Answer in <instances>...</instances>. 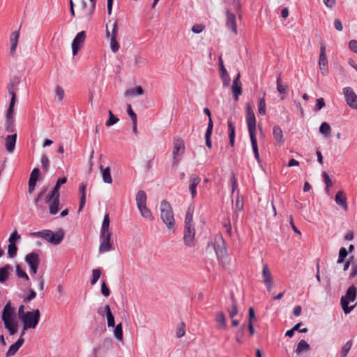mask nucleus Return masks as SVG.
Here are the masks:
<instances>
[{"label": "nucleus", "instance_id": "61", "mask_svg": "<svg viewBox=\"0 0 357 357\" xmlns=\"http://www.w3.org/2000/svg\"><path fill=\"white\" fill-rule=\"evenodd\" d=\"M204 29V26L201 24H197L192 26V31L195 33H201Z\"/></svg>", "mask_w": 357, "mask_h": 357}, {"label": "nucleus", "instance_id": "25", "mask_svg": "<svg viewBox=\"0 0 357 357\" xmlns=\"http://www.w3.org/2000/svg\"><path fill=\"white\" fill-rule=\"evenodd\" d=\"M13 268L10 264H6L0 268V283H4L9 277V272L13 271Z\"/></svg>", "mask_w": 357, "mask_h": 357}, {"label": "nucleus", "instance_id": "16", "mask_svg": "<svg viewBox=\"0 0 357 357\" xmlns=\"http://www.w3.org/2000/svg\"><path fill=\"white\" fill-rule=\"evenodd\" d=\"M213 248L218 260L223 259L227 255V248L222 238H220L219 241H215Z\"/></svg>", "mask_w": 357, "mask_h": 357}, {"label": "nucleus", "instance_id": "12", "mask_svg": "<svg viewBox=\"0 0 357 357\" xmlns=\"http://www.w3.org/2000/svg\"><path fill=\"white\" fill-rule=\"evenodd\" d=\"M261 277L267 291H271L273 286V277L267 264L263 265Z\"/></svg>", "mask_w": 357, "mask_h": 357}, {"label": "nucleus", "instance_id": "3", "mask_svg": "<svg viewBox=\"0 0 357 357\" xmlns=\"http://www.w3.org/2000/svg\"><path fill=\"white\" fill-rule=\"evenodd\" d=\"M67 182V178L63 176L59 178L52 191L46 196L45 202L49 204L50 213L52 215L57 213L59 204V189L61 185Z\"/></svg>", "mask_w": 357, "mask_h": 357}, {"label": "nucleus", "instance_id": "40", "mask_svg": "<svg viewBox=\"0 0 357 357\" xmlns=\"http://www.w3.org/2000/svg\"><path fill=\"white\" fill-rule=\"evenodd\" d=\"M319 130V132L326 137H329L331 135V128L330 125L326 122L322 123Z\"/></svg>", "mask_w": 357, "mask_h": 357}, {"label": "nucleus", "instance_id": "6", "mask_svg": "<svg viewBox=\"0 0 357 357\" xmlns=\"http://www.w3.org/2000/svg\"><path fill=\"white\" fill-rule=\"evenodd\" d=\"M40 318V312L38 309L26 312V316L21 320L23 323V330L35 328L39 323Z\"/></svg>", "mask_w": 357, "mask_h": 357}, {"label": "nucleus", "instance_id": "36", "mask_svg": "<svg viewBox=\"0 0 357 357\" xmlns=\"http://www.w3.org/2000/svg\"><path fill=\"white\" fill-rule=\"evenodd\" d=\"M231 300H232V305L231 306H229L227 310V312L229 313L230 318L234 319V317L236 315H237L238 310L236 302L233 296L231 297Z\"/></svg>", "mask_w": 357, "mask_h": 357}, {"label": "nucleus", "instance_id": "50", "mask_svg": "<svg viewBox=\"0 0 357 357\" xmlns=\"http://www.w3.org/2000/svg\"><path fill=\"white\" fill-rule=\"evenodd\" d=\"M258 111L261 115H264L266 114V102L264 97L260 98L259 100Z\"/></svg>", "mask_w": 357, "mask_h": 357}, {"label": "nucleus", "instance_id": "22", "mask_svg": "<svg viewBox=\"0 0 357 357\" xmlns=\"http://www.w3.org/2000/svg\"><path fill=\"white\" fill-rule=\"evenodd\" d=\"M218 62H219V66H220V76L222 79L223 86H228L230 83V77L224 66L222 56L219 57Z\"/></svg>", "mask_w": 357, "mask_h": 357}, {"label": "nucleus", "instance_id": "58", "mask_svg": "<svg viewBox=\"0 0 357 357\" xmlns=\"http://www.w3.org/2000/svg\"><path fill=\"white\" fill-rule=\"evenodd\" d=\"M127 112L128 114L131 118L132 121H137V114L134 112V111L132 109L131 105L130 104L127 105Z\"/></svg>", "mask_w": 357, "mask_h": 357}, {"label": "nucleus", "instance_id": "56", "mask_svg": "<svg viewBox=\"0 0 357 357\" xmlns=\"http://www.w3.org/2000/svg\"><path fill=\"white\" fill-rule=\"evenodd\" d=\"M29 294L24 298V302L25 303L32 301L36 296V292L33 289H29Z\"/></svg>", "mask_w": 357, "mask_h": 357}, {"label": "nucleus", "instance_id": "26", "mask_svg": "<svg viewBox=\"0 0 357 357\" xmlns=\"http://www.w3.org/2000/svg\"><path fill=\"white\" fill-rule=\"evenodd\" d=\"M215 320L218 328L225 329L227 328L226 317L223 312H218L215 315Z\"/></svg>", "mask_w": 357, "mask_h": 357}, {"label": "nucleus", "instance_id": "10", "mask_svg": "<svg viewBox=\"0 0 357 357\" xmlns=\"http://www.w3.org/2000/svg\"><path fill=\"white\" fill-rule=\"evenodd\" d=\"M345 102L352 109H357V95L351 87L347 86L343 89Z\"/></svg>", "mask_w": 357, "mask_h": 357}, {"label": "nucleus", "instance_id": "38", "mask_svg": "<svg viewBox=\"0 0 357 357\" xmlns=\"http://www.w3.org/2000/svg\"><path fill=\"white\" fill-rule=\"evenodd\" d=\"M353 344L352 340L347 341L341 348L340 356V357H346L349 352Z\"/></svg>", "mask_w": 357, "mask_h": 357}, {"label": "nucleus", "instance_id": "21", "mask_svg": "<svg viewBox=\"0 0 357 357\" xmlns=\"http://www.w3.org/2000/svg\"><path fill=\"white\" fill-rule=\"evenodd\" d=\"M335 203L339 205L344 211H348L347 198L344 191L339 190L335 197Z\"/></svg>", "mask_w": 357, "mask_h": 357}, {"label": "nucleus", "instance_id": "14", "mask_svg": "<svg viewBox=\"0 0 357 357\" xmlns=\"http://www.w3.org/2000/svg\"><path fill=\"white\" fill-rule=\"evenodd\" d=\"M112 234H100V244L99 246V252L103 253L110 251L112 248V245L110 242Z\"/></svg>", "mask_w": 357, "mask_h": 357}, {"label": "nucleus", "instance_id": "4", "mask_svg": "<svg viewBox=\"0 0 357 357\" xmlns=\"http://www.w3.org/2000/svg\"><path fill=\"white\" fill-rule=\"evenodd\" d=\"M30 235L36 237H40L46 240L52 245H56L61 243L64 237V231L60 229L56 232L50 229H43L39 231L31 232Z\"/></svg>", "mask_w": 357, "mask_h": 357}, {"label": "nucleus", "instance_id": "41", "mask_svg": "<svg viewBox=\"0 0 357 357\" xmlns=\"http://www.w3.org/2000/svg\"><path fill=\"white\" fill-rule=\"evenodd\" d=\"M114 335L118 340L121 341L123 340V328L122 323L118 324L114 326Z\"/></svg>", "mask_w": 357, "mask_h": 357}, {"label": "nucleus", "instance_id": "53", "mask_svg": "<svg viewBox=\"0 0 357 357\" xmlns=\"http://www.w3.org/2000/svg\"><path fill=\"white\" fill-rule=\"evenodd\" d=\"M20 348L14 343L12 344L6 354V357H11L14 356Z\"/></svg>", "mask_w": 357, "mask_h": 357}, {"label": "nucleus", "instance_id": "60", "mask_svg": "<svg viewBox=\"0 0 357 357\" xmlns=\"http://www.w3.org/2000/svg\"><path fill=\"white\" fill-rule=\"evenodd\" d=\"M101 293L103 296L106 297L109 296L110 294V290L107 286L105 281H103L101 284Z\"/></svg>", "mask_w": 357, "mask_h": 357}, {"label": "nucleus", "instance_id": "33", "mask_svg": "<svg viewBox=\"0 0 357 357\" xmlns=\"http://www.w3.org/2000/svg\"><path fill=\"white\" fill-rule=\"evenodd\" d=\"M310 349V347L309 344L305 340H301L298 343L297 347L295 349V352L297 354H299L302 352L307 351Z\"/></svg>", "mask_w": 357, "mask_h": 357}, {"label": "nucleus", "instance_id": "8", "mask_svg": "<svg viewBox=\"0 0 357 357\" xmlns=\"http://www.w3.org/2000/svg\"><path fill=\"white\" fill-rule=\"evenodd\" d=\"M185 151V143L183 139L177 138L174 142L172 151L173 165L177 166L181 160L182 155Z\"/></svg>", "mask_w": 357, "mask_h": 357}, {"label": "nucleus", "instance_id": "11", "mask_svg": "<svg viewBox=\"0 0 357 357\" xmlns=\"http://www.w3.org/2000/svg\"><path fill=\"white\" fill-rule=\"evenodd\" d=\"M328 59L326 56V45L324 43H320V54L319 59V66L323 75L328 74Z\"/></svg>", "mask_w": 357, "mask_h": 357}, {"label": "nucleus", "instance_id": "45", "mask_svg": "<svg viewBox=\"0 0 357 357\" xmlns=\"http://www.w3.org/2000/svg\"><path fill=\"white\" fill-rule=\"evenodd\" d=\"M108 114L109 119L105 123L106 126L110 127L119 121V118L114 116L111 111L108 112Z\"/></svg>", "mask_w": 357, "mask_h": 357}, {"label": "nucleus", "instance_id": "37", "mask_svg": "<svg viewBox=\"0 0 357 357\" xmlns=\"http://www.w3.org/2000/svg\"><path fill=\"white\" fill-rule=\"evenodd\" d=\"M194 206H190L187 210L185 218V225H193L192 218H193Z\"/></svg>", "mask_w": 357, "mask_h": 357}, {"label": "nucleus", "instance_id": "39", "mask_svg": "<svg viewBox=\"0 0 357 357\" xmlns=\"http://www.w3.org/2000/svg\"><path fill=\"white\" fill-rule=\"evenodd\" d=\"M5 129L8 132L15 130V118H6Z\"/></svg>", "mask_w": 357, "mask_h": 357}, {"label": "nucleus", "instance_id": "63", "mask_svg": "<svg viewBox=\"0 0 357 357\" xmlns=\"http://www.w3.org/2000/svg\"><path fill=\"white\" fill-rule=\"evenodd\" d=\"M39 174H40V170L38 168H34L31 174H30V179H32V180H35V181H38V176H39Z\"/></svg>", "mask_w": 357, "mask_h": 357}, {"label": "nucleus", "instance_id": "1", "mask_svg": "<svg viewBox=\"0 0 357 357\" xmlns=\"http://www.w3.org/2000/svg\"><path fill=\"white\" fill-rule=\"evenodd\" d=\"M245 119L255 159L259 163L261 162V160L259 157L257 140L256 137V119L254 112L251 106L249 105H248L246 107Z\"/></svg>", "mask_w": 357, "mask_h": 357}, {"label": "nucleus", "instance_id": "15", "mask_svg": "<svg viewBox=\"0 0 357 357\" xmlns=\"http://www.w3.org/2000/svg\"><path fill=\"white\" fill-rule=\"evenodd\" d=\"M86 38L85 31L79 32L75 37L72 43L73 54L75 56L77 54L80 47L84 43Z\"/></svg>", "mask_w": 357, "mask_h": 357}, {"label": "nucleus", "instance_id": "13", "mask_svg": "<svg viewBox=\"0 0 357 357\" xmlns=\"http://www.w3.org/2000/svg\"><path fill=\"white\" fill-rule=\"evenodd\" d=\"M195 235V229L194 225H185L183 231V241L184 243L192 247Z\"/></svg>", "mask_w": 357, "mask_h": 357}, {"label": "nucleus", "instance_id": "34", "mask_svg": "<svg viewBox=\"0 0 357 357\" xmlns=\"http://www.w3.org/2000/svg\"><path fill=\"white\" fill-rule=\"evenodd\" d=\"M106 310V316L107 319V326L108 327H114L115 326V320L114 317L111 311L110 307L109 305H105Z\"/></svg>", "mask_w": 357, "mask_h": 357}, {"label": "nucleus", "instance_id": "35", "mask_svg": "<svg viewBox=\"0 0 357 357\" xmlns=\"http://www.w3.org/2000/svg\"><path fill=\"white\" fill-rule=\"evenodd\" d=\"M147 196L144 190H139L136 195V202L137 205L141 206L146 204Z\"/></svg>", "mask_w": 357, "mask_h": 357}, {"label": "nucleus", "instance_id": "52", "mask_svg": "<svg viewBox=\"0 0 357 357\" xmlns=\"http://www.w3.org/2000/svg\"><path fill=\"white\" fill-rule=\"evenodd\" d=\"M185 333V325L184 322H181L180 327L178 328L176 333V337L177 338H181L183 336H184Z\"/></svg>", "mask_w": 357, "mask_h": 357}, {"label": "nucleus", "instance_id": "29", "mask_svg": "<svg viewBox=\"0 0 357 357\" xmlns=\"http://www.w3.org/2000/svg\"><path fill=\"white\" fill-rule=\"evenodd\" d=\"M109 223H110V219L108 213H106L104 215V218L102 220L101 229H100V234H112L111 230L109 229Z\"/></svg>", "mask_w": 357, "mask_h": 357}, {"label": "nucleus", "instance_id": "49", "mask_svg": "<svg viewBox=\"0 0 357 357\" xmlns=\"http://www.w3.org/2000/svg\"><path fill=\"white\" fill-rule=\"evenodd\" d=\"M45 192H46V188H44L43 190H42L40 191V192L35 198L34 203H35L36 206L38 208H40L42 206L41 202H42V199H43V196H44Z\"/></svg>", "mask_w": 357, "mask_h": 357}, {"label": "nucleus", "instance_id": "28", "mask_svg": "<svg viewBox=\"0 0 357 357\" xmlns=\"http://www.w3.org/2000/svg\"><path fill=\"white\" fill-rule=\"evenodd\" d=\"M86 183L82 182L80 184L79 188V191L81 194L79 211L82 210V208H84L85 203H86Z\"/></svg>", "mask_w": 357, "mask_h": 357}, {"label": "nucleus", "instance_id": "19", "mask_svg": "<svg viewBox=\"0 0 357 357\" xmlns=\"http://www.w3.org/2000/svg\"><path fill=\"white\" fill-rule=\"evenodd\" d=\"M227 15V21L226 26L230 29L233 33L237 34V25L236 22V15L230 12V10L227 8L226 10Z\"/></svg>", "mask_w": 357, "mask_h": 357}, {"label": "nucleus", "instance_id": "31", "mask_svg": "<svg viewBox=\"0 0 357 357\" xmlns=\"http://www.w3.org/2000/svg\"><path fill=\"white\" fill-rule=\"evenodd\" d=\"M141 215L144 218L153 220V217L150 209L146 206V204H143L137 206Z\"/></svg>", "mask_w": 357, "mask_h": 357}, {"label": "nucleus", "instance_id": "48", "mask_svg": "<svg viewBox=\"0 0 357 357\" xmlns=\"http://www.w3.org/2000/svg\"><path fill=\"white\" fill-rule=\"evenodd\" d=\"M348 255V251L344 247L341 248L339 251V257L337 263L341 264Z\"/></svg>", "mask_w": 357, "mask_h": 357}, {"label": "nucleus", "instance_id": "20", "mask_svg": "<svg viewBox=\"0 0 357 357\" xmlns=\"http://www.w3.org/2000/svg\"><path fill=\"white\" fill-rule=\"evenodd\" d=\"M201 182V178L197 174H192L189 181V190L192 198L197 195V187Z\"/></svg>", "mask_w": 357, "mask_h": 357}, {"label": "nucleus", "instance_id": "2", "mask_svg": "<svg viewBox=\"0 0 357 357\" xmlns=\"http://www.w3.org/2000/svg\"><path fill=\"white\" fill-rule=\"evenodd\" d=\"M1 319L10 335H13L17 332L18 322L16 320L15 309L12 307L10 301L5 305L1 313Z\"/></svg>", "mask_w": 357, "mask_h": 357}, {"label": "nucleus", "instance_id": "62", "mask_svg": "<svg viewBox=\"0 0 357 357\" xmlns=\"http://www.w3.org/2000/svg\"><path fill=\"white\" fill-rule=\"evenodd\" d=\"M349 47L351 52L357 54V40H351L349 43Z\"/></svg>", "mask_w": 357, "mask_h": 357}, {"label": "nucleus", "instance_id": "46", "mask_svg": "<svg viewBox=\"0 0 357 357\" xmlns=\"http://www.w3.org/2000/svg\"><path fill=\"white\" fill-rule=\"evenodd\" d=\"M110 48L114 53L117 52L119 50V44L117 42L115 36H110Z\"/></svg>", "mask_w": 357, "mask_h": 357}, {"label": "nucleus", "instance_id": "30", "mask_svg": "<svg viewBox=\"0 0 357 357\" xmlns=\"http://www.w3.org/2000/svg\"><path fill=\"white\" fill-rule=\"evenodd\" d=\"M100 170H101V172H102V176L103 181L105 183H108V184L112 183V176H111L110 168L109 167H107L106 168H103L102 166H100Z\"/></svg>", "mask_w": 357, "mask_h": 357}, {"label": "nucleus", "instance_id": "7", "mask_svg": "<svg viewBox=\"0 0 357 357\" xmlns=\"http://www.w3.org/2000/svg\"><path fill=\"white\" fill-rule=\"evenodd\" d=\"M356 297V288L354 285H351L347 290L345 295L342 296L340 301L342 310L345 314H349L354 310V305L349 306V303L354 301Z\"/></svg>", "mask_w": 357, "mask_h": 357}, {"label": "nucleus", "instance_id": "42", "mask_svg": "<svg viewBox=\"0 0 357 357\" xmlns=\"http://www.w3.org/2000/svg\"><path fill=\"white\" fill-rule=\"evenodd\" d=\"M17 251V248L15 245V242H12L10 241V243H9L8 246V255L10 258H13L16 256Z\"/></svg>", "mask_w": 357, "mask_h": 357}, {"label": "nucleus", "instance_id": "5", "mask_svg": "<svg viewBox=\"0 0 357 357\" xmlns=\"http://www.w3.org/2000/svg\"><path fill=\"white\" fill-rule=\"evenodd\" d=\"M160 218L168 229H174L175 220L172 208L170 204L166 200H162L160 203Z\"/></svg>", "mask_w": 357, "mask_h": 357}, {"label": "nucleus", "instance_id": "51", "mask_svg": "<svg viewBox=\"0 0 357 357\" xmlns=\"http://www.w3.org/2000/svg\"><path fill=\"white\" fill-rule=\"evenodd\" d=\"M42 168L47 172L49 168L50 160L46 155H43L40 160Z\"/></svg>", "mask_w": 357, "mask_h": 357}, {"label": "nucleus", "instance_id": "32", "mask_svg": "<svg viewBox=\"0 0 357 357\" xmlns=\"http://www.w3.org/2000/svg\"><path fill=\"white\" fill-rule=\"evenodd\" d=\"M273 135L274 139L277 141V142H284L282 130L279 126H275L273 127Z\"/></svg>", "mask_w": 357, "mask_h": 357}, {"label": "nucleus", "instance_id": "47", "mask_svg": "<svg viewBox=\"0 0 357 357\" xmlns=\"http://www.w3.org/2000/svg\"><path fill=\"white\" fill-rule=\"evenodd\" d=\"M101 275L100 269L96 268L92 271V278L91 280V284L94 285L99 280Z\"/></svg>", "mask_w": 357, "mask_h": 357}, {"label": "nucleus", "instance_id": "9", "mask_svg": "<svg viewBox=\"0 0 357 357\" xmlns=\"http://www.w3.org/2000/svg\"><path fill=\"white\" fill-rule=\"evenodd\" d=\"M25 261L30 268V274L35 275L40 266V259L38 252H31L25 257Z\"/></svg>", "mask_w": 357, "mask_h": 357}, {"label": "nucleus", "instance_id": "23", "mask_svg": "<svg viewBox=\"0 0 357 357\" xmlns=\"http://www.w3.org/2000/svg\"><path fill=\"white\" fill-rule=\"evenodd\" d=\"M17 137V133H14L13 135H8L5 139L6 149L10 153L13 152L15 149Z\"/></svg>", "mask_w": 357, "mask_h": 357}, {"label": "nucleus", "instance_id": "17", "mask_svg": "<svg viewBox=\"0 0 357 357\" xmlns=\"http://www.w3.org/2000/svg\"><path fill=\"white\" fill-rule=\"evenodd\" d=\"M8 94L10 96V102L6 112V118H14V107L16 102V94L14 91L13 84L8 87Z\"/></svg>", "mask_w": 357, "mask_h": 357}, {"label": "nucleus", "instance_id": "54", "mask_svg": "<svg viewBox=\"0 0 357 357\" xmlns=\"http://www.w3.org/2000/svg\"><path fill=\"white\" fill-rule=\"evenodd\" d=\"M243 335L244 333L243 328H239L236 333V341L240 344L243 342Z\"/></svg>", "mask_w": 357, "mask_h": 357}, {"label": "nucleus", "instance_id": "44", "mask_svg": "<svg viewBox=\"0 0 357 357\" xmlns=\"http://www.w3.org/2000/svg\"><path fill=\"white\" fill-rule=\"evenodd\" d=\"M277 90L280 93L286 94L287 93V86L282 85L281 84V76L280 75L277 77Z\"/></svg>", "mask_w": 357, "mask_h": 357}, {"label": "nucleus", "instance_id": "57", "mask_svg": "<svg viewBox=\"0 0 357 357\" xmlns=\"http://www.w3.org/2000/svg\"><path fill=\"white\" fill-rule=\"evenodd\" d=\"M55 95H56V97L58 98L59 101L63 100V99L64 98V91L60 86H57L56 87Z\"/></svg>", "mask_w": 357, "mask_h": 357}, {"label": "nucleus", "instance_id": "64", "mask_svg": "<svg viewBox=\"0 0 357 357\" xmlns=\"http://www.w3.org/2000/svg\"><path fill=\"white\" fill-rule=\"evenodd\" d=\"M322 176L324 179V182L326 183V188H329L332 185V182H331L329 175L326 172H324L322 173Z\"/></svg>", "mask_w": 357, "mask_h": 357}, {"label": "nucleus", "instance_id": "27", "mask_svg": "<svg viewBox=\"0 0 357 357\" xmlns=\"http://www.w3.org/2000/svg\"><path fill=\"white\" fill-rule=\"evenodd\" d=\"M227 126L229 144L233 147L235 142V126L231 119L227 120Z\"/></svg>", "mask_w": 357, "mask_h": 357}, {"label": "nucleus", "instance_id": "24", "mask_svg": "<svg viewBox=\"0 0 357 357\" xmlns=\"http://www.w3.org/2000/svg\"><path fill=\"white\" fill-rule=\"evenodd\" d=\"M20 37V30L13 31L10 37V53L11 56H13L15 54L16 47L18 43V39Z\"/></svg>", "mask_w": 357, "mask_h": 357}, {"label": "nucleus", "instance_id": "43", "mask_svg": "<svg viewBox=\"0 0 357 357\" xmlns=\"http://www.w3.org/2000/svg\"><path fill=\"white\" fill-rule=\"evenodd\" d=\"M16 268V275L19 278H22L25 280L26 281H29V278L26 273L22 269L21 266L19 264H17L15 266Z\"/></svg>", "mask_w": 357, "mask_h": 357}, {"label": "nucleus", "instance_id": "59", "mask_svg": "<svg viewBox=\"0 0 357 357\" xmlns=\"http://www.w3.org/2000/svg\"><path fill=\"white\" fill-rule=\"evenodd\" d=\"M231 185L232 193H234V191L236 190H237V188H238L237 178H236V176L234 172L231 173Z\"/></svg>", "mask_w": 357, "mask_h": 357}, {"label": "nucleus", "instance_id": "18", "mask_svg": "<svg viewBox=\"0 0 357 357\" xmlns=\"http://www.w3.org/2000/svg\"><path fill=\"white\" fill-rule=\"evenodd\" d=\"M241 75L238 73L236 75V77L234 79L233 83L231 85V91L234 96V98L236 101H237L239 98V96L242 93V84L240 81Z\"/></svg>", "mask_w": 357, "mask_h": 357}, {"label": "nucleus", "instance_id": "55", "mask_svg": "<svg viewBox=\"0 0 357 357\" xmlns=\"http://www.w3.org/2000/svg\"><path fill=\"white\" fill-rule=\"evenodd\" d=\"M325 107V101L323 98L317 99V103L314 108V112H317Z\"/></svg>", "mask_w": 357, "mask_h": 357}]
</instances>
